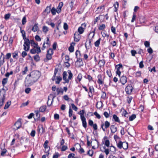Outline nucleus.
<instances>
[{
	"mask_svg": "<svg viewBox=\"0 0 158 158\" xmlns=\"http://www.w3.org/2000/svg\"><path fill=\"white\" fill-rule=\"evenodd\" d=\"M67 72L64 71L63 73V80L65 81V82H64V83H68L69 82V79H67Z\"/></svg>",
	"mask_w": 158,
	"mask_h": 158,
	"instance_id": "nucleus-6",
	"label": "nucleus"
},
{
	"mask_svg": "<svg viewBox=\"0 0 158 158\" xmlns=\"http://www.w3.org/2000/svg\"><path fill=\"white\" fill-rule=\"evenodd\" d=\"M22 123L21 122V119L19 118L14 124V127H13L15 130H17L20 128L21 127Z\"/></svg>",
	"mask_w": 158,
	"mask_h": 158,
	"instance_id": "nucleus-4",
	"label": "nucleus"
},
{
	"mask_svg": "<svg viewBox=\"0 0 158 158\" xmlns=\"http://www.w3.org/2000/svg\"><path fill=\"white\" fill-rule=\"evenodd\" d=\"M84 28L81 27H79L78 29V31L80 34H82L84 31Z\"/></svg>",
	"mask_w": 158,
	"mask_h": 158,
	"instance_id": "nucleus-20",
	"label": "nucleus"
},
{
	"mask_svg": "<svg viewBox=\"0 0 158 158\" xmlns=\"http://www.w3.org/2000/svg\"><path fill=\"white\" fill-rule=\"evenodd\" d=\"M75 54L76 58L77 59L79 58V57H80L81 55L80 51L78 50H77Z\"/></svg>",
	"mask_w": 158,
	"mask_h": 158,
	"instance_id": "nucleus-28",
	"label": "nucleus"
},
{
	"mask_svg": "<svg viewBox=\"0 0 158 158\" xmlns=\"http://www.w3.org/2000/svg\"><path fill=\"white\" fill-rule=\"evenodd\" d=\"M34 59L36 61H38L40 60V57L38 55H36L34 56Z\"/></svg>",
	"mask_w": 158,
	"mask_h": 158,
	"instance_id": "nucleus-32",
	"label": "nucleus"
},
{
	"mask_svg": "<svg viewBox=\"0 0 158 158\" xmlns=\"http://www.w3.org/2000/svg\"><path fill=\"white\" fill-rule=\"evenodd\" d=\"M111 131L112 133L115 132L117 131V127L114 125H112L110 127Z\"/></svg>",
	"mask_w": 158,
	"mask_h": 158,
	"instance_id": "nucleus-14",
	"label": "nucleus"
},
{
	"mask_svg": "<svg viewBox=\"0 0 158 158\" xmlns=\"http://www.w3.org/2000/svg\"><path fill=\"white\" fill-rule=\"evenodd\" d=\"M48 28L47 27L44 26L43 27V31L44 32L46 33L48 31Z\"/></svg>",
	"mask_w": 158,
	"mask_h": 158,
	"instance_id": "nucleus-36",
	"label": "nucleus"
},
{
	"mask_svg": "<svg viewBox=\"0 0 158 158\" xmlns=\"http://www.w3.org/2000/svg\"><path fill=\"white\" fill-rule=\"evenodd\" d=\"M68 73L69 74V75L68 76V79L69 80H71L72 77H73V74L72 73L71 71L69 70H68Z\"/></svg>",
	"mask_w": 158,
	"mask_h": 158,
	"instance_id": "nucleus-23",
	"label": "nucleus"
},
{
	"mask_svg": "<svg viewBox=\"0 0 158 158\" xmlns=\"http://www.w3.org/2000/svg\"><path fill=\"white\" fill-rule=\"evenodd\" d=\"M53 51L52 49L50 48L47 51L46 55V58L44 59V60L45 62H47L48 60H51L52 58V56L53 54Z\"/></svg>",
	"mask_w": 158,
	"mask_h": 158,
	"instance_id": "nucleus-3",
	"label": "nucleus"
},
{
	"mask_svg": "<svg viewBox=\"0 0 158 158\" xmlns=\"http://www.w3.org/2000/svg\"><path fill=\"white\" fill-rule=\"evenodd\" d=\"M68 149V147L66 145H62L61 148V151H64Z\"/></svg>",
	"mask_w": 158,
	"mask_h": 158,
	"instance_id": "nucleus-48",
	"label": "nucleus"
},
{
	"mask_svg": "<svg viewBox=\"0 0 158 158\" xmlns=\"http://www.w3.org/2000/svg\"><path fill=\"white\" fill-rule=\"evenodd\" d=\"M59 116L58 114H54V118L55 119H56V120L58 119H59Z\"/></svg>",
	"mask_w": 158,
	"mask_h": 158,
	"instance_id": "nucleus-62",
	"label": "nucleus"
},
{
	"mask_svg": "<svg viewBox=\"0 0 158 158\" xmlns=\"http://www.w3.org/2000/svg\"><path fill=\"white\" fill-rule=\"evenodd\" d=\"M100 40L101 39L99 38L94 43V45L96 47H98L99 46L100 44Z\"/></svg>",
	"mask_w": 158,
	"mask_h": 158,
	"instance_id": "nucleus-25",
	"label": "nucleus"
},
{
	"mask_svg": "<svg viewBox=\"0 0 158 158\" xmlns=\"http://www.w3.org/2000/svg\"><path fill=\"white\" fill-rule=\"evenodd\" d=\"M141 72L139 71L135 73L136 76L137 77H140L141 76Z\"/></svg>",
	"mask_w": 158,
	"mask_h": 158,
	"instance_id": "nucleus-63",
	"label": "nucleus"
},
{
	"mask_svg": "<svg viewBox=\"0 0 158 158\" xmlns=\"http://www.w3.org/2000/svg\"><path fill=\"white\" fill-rule=\"evenodd\" d=\"M69 6L71 8V10L73 9V7L74 6V1L72 0L69 3Z\"/></svg>",
	"mask_w": 158,
	"mask_h": 158,
	"instance_id": "nucleus-37",
	"label": "nucleus"
},
{
	"mask_svg": "<svg viewBox=\"0 0 158 158\" xmlns=\"http://www.w3.org/2000/svg\"><path fill=\"white\" fill-rule=\"evenodd\" d=\"M110 151H112V152H114L116 151V149L113 146H110Z\"/></svg>",
	"mask_w": 158,
	"mask_h": 158,
	"instance_id": "nucleus-59",
	"label": "nucleus"
},
{
	"mask_svg": "<svg viewBox=\"0 0 158 158\" xmlns=\"http://www.w3.org/2000/svg\"><path fill=\"white\" fill-rule=\"evenodd\" d=\"M85 113V111L84 110H81L80 112V114L81 115V118H82V117H85L84 116V114Z\"/></svg>",
	"mask_w": 158,
	"mask_h": 158,
	"instance_id": "nucleus-44",
	"label": "nucleus"
},
{
	"mask_svg": "<svg viewBox=\"0 0 158 158\" xmlns=\"http://www.w3.org/2000/svg\"><path fill=\"white\" fill-rule=\"evenodd\" d=\"M120 81L123 85H124L127 82V77L124 76H122L120 78Z\"/></svg>",
	"mask_w": 158,
	"mask_h": 158,
	"instance_id": "nucleus-7",
	"label": "nucleus"
},
{
	"mask_svg": "<svg viewBox=\"0 0 158 158\" xmlns=\"http://www.w3.org/2000/svg\"><path fill=\"white\" fill-rule=\"evenodd\" d=\"M5 97H3L2 98L0 99V107L2 106L3 104L4 101L5 99Z\"/></svg>",
	"mask_w": 158,
	"mask_h": 158,
	"instance_id": "nucleus-30",
	"label": "nucleus"
},
{
	"mask_svg": "<svg viewBox=\"0 0 158 158\" xmlns=\"http://www.w3.org/2000/svg\"><path fill=\"white\" fill-rule=\"evenodd\" d=\"M74 40L76 42H78L80 40V35L77 33H75L74 37Z\"/></svg>",
	"mask_w": 158,
	"mask_h": 158,
	"instance_id": "nucleus-8",
	"label": "nucleus"
},
{
	"mask_svg": "<svg viewBox=\"0 0 158 158\" xmlns=\"http://www.w3.org/2000/svg\"><path fill=\"white\" fill-rule=\"evenodd\" d=\"M28 71V68L27 66H26L24 68V70L22 71V74L24 75Z\"/></svg>",
	"mask_w": 158,
	"mask_h": 158,
	"instance_id": "nucleus-49",
	"label": "nucleus"
},
{
	"mask_svg": "<svg viewBox=\"0 0 158 158\" xmlns=\"http://www.w3.org/2000/svg\"><path fill=\"white\" fill-rule=\"evenodd\" d=\"M51 11L52 14L53 15H55L56 10L55 8L54 7H52V8L51 10Z\"/></svg>",
	"mask_w": 158,
	"mask_h": 158,
	"instance_id": "nucleus-41",
	"label": "nucleus"
},
{
	"mask_svg": "<svg viewBox=\"0 0 158 158\" xmlns=\"http://www.w3.org/2000/svg\"><path fill=\"white\" fill-rule=\"evenodd\" d=\"M71 105L72 106V108L75 111H77V107H76L75 105L73 104L72 103L71 104Z\"/></svg>",
	"mask_w": 158,
	"mask_h": 158,
	"instance_id": "nucleus-52",
	"label": "nucleus"
},
{
	"mask_svg": "<svg viewBox=\"0 0 158 158\" xmlns=\"http://www.w3.org/2000/svg\"><path fill=\"white\" fill-rule=\"evenodd\" d=\"M87 40V41L85 44V46L86 49H89L91 48V39H89V42H88Z\"/></svg>",
	"mask_w": 158,
	"mask_h": 158,
	"instance_id": "nucleus-9",
	"label": "nucleus"
},
{
	"mask_svg": "<svg viewBox=\"0 0 158 158\" xmlns=\"http://www.w3.org/2000/svg\"><path fill=\"white\" fill-rule=\"evenodd\" d=\"M0 95H2L3 97H5L6 91L3 88L0 89Z\"/></svg>",
	"mask_w": 158,
	"mask_h": 158,
	"instance_id": "nucleus-13",
	"label": "nucleus"
},
{
	"mask_svg": "<svg viewBox=\"0 0 158 158\" xmlns=\"http://www.w3.org/2000/svg\"><path fill=\"white\" fill-rule=\"evenodd\" d=\"M27 22L26 17V16H24L22 20V24L23 25L25 24Z\"/></svg>",
	"mask_w": 158,
	"mask_h": 158,
	"instance_id": "nucleus-40",
	"label": "nucleus"
},
{
	"mask_svg": "<svg viewBox=\"0 0 158 158\" xmlns=\"http://www.w3.org/2000/svg\"><path fill=\"white\" fill-rule=\"evenodd\" d=\"M21 32L22 34V36L23 37V39H26V35H25V32L24 30H21Z\"/></svg>",
	"mask_w": 158,
	"mask_h": 158,
	"instance_id": "nucleus-39",
	"label": "nucleus"
},
{
	"mask_svg": "<svg viewBox=\"0 0 158 158\" xmlns=\"http://www.w3.org/2000/svg\"><path fill=\"white\" fill-rule=\"evenodd\" d=\"M136 117L135 114H133L130 116L129 118V120L130 121H132L135 119Z\"/></svg>",
	"mask_w": 158,
	"mask_h": 158,
	"instance_id": "nucleus-27",
	"label": "nucleus"
},
{
	"mask_svg": "<svg viewBox=\"0 0 158 158\" xmlns=\"http://www.w3.org/2000/svg\"><path fill=\"white\" fill-rule=\"evenodd\" d=\"M87 154L90 156H92L93 154V151L92 150H89Z\"/></svg>",
	"mask_w": 158,
	"mask_h": 158,
	"instance_id": "nucleus-45",
	"label": "nucleus"
},
{
	"mask_svg": "<svg viewBox=\"0 0 158 158\" xmlns=\"http://www.w3.org/2000/svg\"><path fill=\"white\" fill-rule=\"evenodd\" d=\"M56 91H57L58 94H59L60 93H61V94H62L63 93L64 90L62 89L57 88L56 89Z\"/></svg>",
	"mask_w": 158,
	"mask_h": 158,
	"instance_id": "nucleus-29",
	"label": "nucleus"
},
{
	"mask_svg": "<svg viewBox=\"0 0 158 158\" xmlns=\"http://www.w3.org/2000/svg\"><path fill=\"white\" fill-rule=\"evenodd\" d=\"M123 142H122L121 141H120L117 144L118 147L119 148H122V147L123 146Z\"/></svg>",
	"mask_w": 158,
	"mask_h": 158,
	"instance_id": "nucleus-47",
	"label": "nucleus"
},
{
	"mask_svg": "<svg viewBox=\"0 0 158 158\" xmlns=\"http://www.w3.org/2000/svg\"><path fill=\"white\" fill-rule=\"evenodd\" d=\"M10 101L9 102H7L5 104V106H4V109H7L9 107V106L10 105Z\"/></svg>",
	"mask_w": 158,
	"mask_h": 158,
	"instance_id": "nucleus-33",
	"label": "nucleus"
},
{
	"mask_svg": "<svg viewBox=\"0 0 158 158\" xmlns=\"http://www.w3.org/2000/svg\"><path fill=\"white\" fill-rule=\"evenodd\" d=\"M101 17H104V16L102 15H100L99 17H97L96 19H95V21H94V24H96V23L98 21V19H100Z\"/></svg>",
	"mask_w": 158,
	"mask_h": 158,
	"instance_id": "nucleus-51",
	"label": "nucleus"
},
{
	"mask_svg": "<svg viewBox=\"0 0 158 158\" xmlns=\"http://www.w3.org/2000/svg\"><path fill=\"white\" fill-rule=\"evenodd\" d=\"M46 109V106H41L40 108V111L41 112H43L45 111Z\"/></svg>",
	"mask_w": 158,
	"mask_h": 158,
	"instance_id": "nucleus-21",
	"label": "nucleus"
},
{
	"mask_svg": "<svg viewBox=\"0 0 158 158\" xmlns=\"http://www.w3.org/2000/svg\"><path fill=\"white\" fill-rule=\"evenodd\" d=\"M107 139V137L106 136L104 137L102 143V147L101 148V151L105 152L107 155L109 154V149L106 148V146L109 147V140Z\"/></svg>",
	"mask_w": 158,
	"mask_h": 158,
	"instance_id": "nucleus-2",
	"label": "nucleus"
},
{
	"mask_svg": "<svg viewBox=\"0 0 158 158\" xmlns=\"http://www.w3.org/2000/svg\"><path fill=\"white\" fill-rule=\"evenodd\" d=\"M69 116L70 117L73 115V110L71 109V107H70V108L69 110Z\"/></svg>",
	"mask_w": 158,
	"mask_h": 158,
	"instance_id": "nucleus-50",
	"label": "nucleus"
},
{
	"mask_svg": "<svg viewBox=\"0 0 158 158\" xmlns=\"http://www.w3.org/2000/svg\"><path fill=\"white\" fill-rule=\"evenodd\" d=\"M105 64V61L104 60H101L98 62V64L100 67H102Z\"/></svg>",
	"mask_w": 158,
	"mask_h": 158,
	"instance_id": "nucleus-26",
	"label": "nucleus"
},
{
	"mask_svg": "<svg viewBox=\"0 0 158 158\" xmlns=\"http://www.w3.org/2000/svg\"><path fill=\"white\" fill-rule=\"evenodd\" d=\"M51 11V8L50 6H47L44 10L45 12H46L47 14L50 13Z\"/></svg>",
	"mask_w": 158,
	"mask_h": 158,
	"instance_id": "nucleus-24",
	"label": "nucleus"
},
{
	"mask_svg": "<svg viewBox=\"0 0 158 158\" xmlns=\"http://www.w3.org/2000/svg\"><path fill=\"white\" fill-rule=\"evenodd\" d=\"M59 156V154L57 152L55 154H54L53 155L52 158H58Z\"/></svg>",
	"mask_w": 158,
	"mask_h": 158,
	"instance_id": "nucleus-64",
	"label": "nucleus"
},
{
	"mask_svg": "<svg viewBox=\"0 0 158 158\" xmlns=\"http://www.w3.org/2000/svg\"><path fill=\"white\" fill-rule=\"evenodd\" d=\"M35 40L37 41H40L41 40V39L40 37L38 35H36L35 36Z\"/></svg>",
	"mask_w": 158,
	"mask_h": 158,
	"instance_id": "nucleus-53",
	"label": "nucleus"
},
{
	"mask_svg": "<svg viewBox=\"0 0 158 158\" xmlns=\"http://www.w3.org/2000/svg\"><path fill=\"white\" fill-rule=\"evenodd\" d=\"M7 82V78H4L3 79L2 81V84L3 85H4L5 84H6Z\"/></svg>",
	"mask_w": 158,
	"mask_h": 158,
	"instance_id": "nucleus-43",
	"label": "nucleus"
},
{
	"mask_svg": "<svg viewBox=\"0 0 158 158\" xmlns=\"http://www.w3.org/2000/svg\"><path fill=\"white\" fill-rule=\"evenodd\" d=\"M94 114L96 116V117L100 119L101 118V116L97 112H95L94 113Z\"/></svg>",
	"mask_w": 158,
	"mask_h": 158,
	"instance_id": "nucleus-55",
	"label": "nucleus"
},
{
	"mask_svg": "<svg viewBox=\"0 0 158 158\" xmlns=\"http://www.w3.org/2000/svg\"><path fill=\"white\" fill-rule=\"evenodd\" d=\"M24 41V44L23 45L25 46H26L27 47H29L30 48V41L27 38H26V39H23Z\"/></svg>",
	"mask_w": 158,
	"mask_h": 158,
	"instance_id": "nucleus-10",
	"label": "nucleus"
},
{
	"mask_svg": "<svg viewBox=\"0 0 158 158\" xmlns=\"http://www.w3.org/2000/svg\"><path fill=\"white\" fill-rule=\"evenodd\" d=\"M10 15L11 14L10 13H8L5 15L4 16V19L6 20H8L10 18Z\"/></svg>",
	"mask_w": 158,
	"mask_h": 158,
	"instance_id": "nucleus-42",
	"label": "nucleus"
},
{
	"mask_svg": "<svg viewBox=\"0 0 158 158\" xmlns=\"http://www.w3.org/2000/svg\"><path fill=\"white\" fill-rule=\"evenodd\" d=\"M36 49L34 48L30 50V52L31 53L33 54H34L35 53H36Z\"/></svg>",
	"mask_w": 158,
	"mask_h": 158,
	"instance_id": "nucleus-61",
	"label": "nucleus"
},
{
	"mask_svg": "<svg viewBox=\"0 0 158 158\" xmlns=\"http://www.w3.org/2000/svg\"><path fill=\"white\" fill-rule=\"evenodd\" d=\"M31 90V88H27L25 89V92L27 94H28L30 92Z\"/></svg>",
	"mask_w": 158,
	"mask_h": 158,
	"instance_id": "nucleus-57",
	"label": "nucleus"
},
{
	"mask_svg": "<svg viewBox=\"0 0 158 158\" xmlns=\"http://www.w3.org/2000/svg\"><path fill=\"white\" fill-rule=\"evenodd\" d=\"M114 6L115 8L114 11L116 12L117 11V8L118 7V3L117 2H115V3L114 4Z\"/></svg>",
	"mask_w": 158,
	"mask_h": 158,
	"instance_id": "nucleus-35",
	"label": "nucleus"
},
{
	"mask_svg": "<svg viewBox=\"0 0 158 158\" xmlns=\"http://www.w3.org/2000/svg\"><path fill=\"white\" fill-rule=\"evenodd\" d=\"M58 71V69L57 68H55L54 70V75L52 78V81H54L56 79V76Z\"/></svg>",
	"mask_w": 158,
	"mask_h": 158,
	"instance_id": "nucleus-17",
	"label": "nucleus"
},
{
	"mask_svg": "<svg viewBox=\"0 0 158 158\" xmlns=\"http://www.w3.org/2000/svg\"><path fill=\"white\" fill-rule=\"evenodd\" d=\"M40 76V72L38 71H34L28 75L29 78L25 81V83L28 86L32 85L36 82Z\"/></svg>",
	"mask_w": 158,
	"mask_h": 158,
	"instance_id": "nucleus-1",
	"label": "nucleus"
},
{
	"mask_svg": "<svg viewBox=\"0 0 158 158\" xmlns=\"http://www.w3.org/2000/svg\"><path fill=\"white\" fill-rule=\"evenodd\" d=\"M8 3V6L10 7L12 6L14 3V0H8L7 2Z\"/></svg>",
	"mask_w": 158,
	"mask_h": 158,
	"instance_id": "nucleus-12",
	"label": "nucleus"
},
{
	"mask_svg": "<svg viewBox=\"0 0 158 158\" xmlns=\"http://www.w3.org/2000/svg\"><path fill=\"white\" fill-rule=\"evenodd\" d=\"M122 148L125 150L127 149L128 148V144L127 143L125 142H123Z\"/></svg>",
	"mask_w": 158,
	"mask_h": 158,
	"instance_id": "nucleus-16",
	"label": "nucleus"
},
{
	"mask_svg": "<svg viewBox=\"0 0 158 158\" xmlns=\"http://www.w3.org/2000/svg\"><path fill=\"white\" fill-rule=\"evenodd\" d=\"M133 87L131 85L127 86L125 88V91L127 94H130L132 92Z\"/></svg>",
	"mask_w": 158,
	"mask_h": 158,
	"instance_id": "nucleus-5",
	"label": "nucleus"
},
{
	"mask_svg": "<svg viewBox=\"0 0 158 158\" xmlns=\"http://www.w3.org/2000/svg\"><path fill=\"white\" fill-rule=\"evenodd\" d=\"M101 75H99L98 76V83L99 84H102V81L101 79Z\"/></svg>",
	"mask_w": 158,
	"mask_h": 158,
	"instance_id": "nucleus-31",
	"label": "nucleus"
},
{
	"mask_svg": "<svg viewBox=\"0 0 158 158\" xmlns=\"http://www.w3.org/2000/svg\"><path fill=\"white\" fill-rule=\"evenodd\" d=\"M113 118L114 119V121L115 122L119 123L120 122V120H119L118 118L116 115H114L113 116Z\"/></svg>",
	"mask_w": 158,
	"mask_h": 158,
	"instance_id": "nucleus-22",
	"label": "nucleus"
},
{
	"mask_svg": "<svg viewBox=\"0 0 158 158\" xmlns=\"http://www.w3.org/2000/svg\"><path fill=\"white\" fill-rule=\"evenodd\" d=\"M81 120L82 121L83 126L85 128H86L87 127V123L86 121V118L85 117H82L81 118Z\"/></svg>",
	"mask_w": 158,
	"mask_h": 158,
	"instance_id": "nucleus-11",
	"label": "nucleus"
},
{
	"mask_svg": "<svg viewBox=\"0 0 158 158\" xmlns=\"http://www.w3.org/2000/svg\"><path fill=\"white\" fill-rule=\"evenodd\" d=\"M30 43L31 44L32 46H34V47H36L38 46V44L37 43H35L34 40H31L30 41Z\"/></svg>",
	"mask_w": 158,
	"mask_h": 158,
	"instance_id": "nucleus-19",
	"label": "nucleus"
},
{
	"mask_svg": "<svg viewBox=\"0 0 158 158\" xmlns=\"http://www.w3.org/2000/svg\"><path fill=\"white\" fill-rule=\"evenodd\" d=\"M6 152H7V150L6 149H3L1 152V156H3L5 154Z\"/></svg>",
	"mask_w": 158,
	"mask_h": 158,
	"instance_id": "nucleus-54",
	"label": "nucleus"
},
{
	"mask_svg": "<svg viewBox=\"0 0 158 158\" xmlns=\"http://www.w3.org/2000/svg\"><path fill=\"white\" fill-rule=\"evenodd\" d=\"M35 112L36 114V118H35V120H39L40 118V114H39V111L38 110H36L35 111Z\"/></svg>",
	"mask_w": 158,
	"mask_h": 158,
	"instance_id": "nucleus-15",
	"label": "nucleus"
},
{
	"mask_svg": "<svg viewBox=\"0 0 158 158\" xmlns=\"http://www.w3.org/2000/svg\"><path fill=\"white\" fill-rule=\"evenodd\" d=\"M102 104V102H98L96 104V107L97 108H100L101 107V105Z\"/></svg>",
	"mask_w": 158,
	"mask_h": 158,
	"instance_id": "nucleus-60",
	"label": "nucleus"
},
{
	"mask_svg": "<svg viewBox=\"0 0 158 158\" xmlns=\"http://www.w3.org/2000/svg\"><path fill=\"white\" fill-rule=\"evenodd\" d=\"M35 48H36V52L38 54L40 53L41 52L40 48V47L38 46H37L36 47H35Z\"/></svg>",
	"mask_w": 158,
	"mask_h": 158,
	"instance_id": "nucleus-46",
	"label": "nucleus"
},
{
	"mask_svg": "<svg viewBox=\"0 0 158 158\" xmlns=\"http://www.w3.org/2000/svg\"><path fill=\"white\" fill-rule=\"evenodd\" d=\"M105 25L104 24H102V25L100 26L99 27V29L100 30H102L103 29H104L105 28Z\"/></svg>",
	"mask_w": 158,
	"mask_h": 158,
	"instance_id": "nucleus-58",
	"label": "nucleus"
},
{
	"mask_svg": "<svg viewBox=\"0 0 158 158\" xmlns=\"http://www.w3.org/2000/svg\"><path fill=\"white\" fill-rule=\"evenodd\" d=\"M44 147L45 148V152H48L50 149V147H48V144L44 143Z\"/></svg>",
	"mask_w": 158,
	"mask_h": 158,
	"instance_id": "nucleus-18",
	"label": "nucleus"
},
{
	"mask_svg": "<svg viewBox=\"0 0 158 158\" xmlns=\"http://www.w3.org/2000/svg\"><path fill=\"white\" fill-rule=\"evenodd\" d=\"M38 27V26H37V25L35 24L33 27L32 30L34 32H35L37 30Z\"/></svg>",
	"mask_w": 158,
	"mask_h": 158,
	"instance_id": "nucleus-34",
	"label": "nucleus"
},
{
	"mask_svg": "<svg viewBox=\"0 0 158 158\" xmlns=\"http://www.w3.org/2000/svg\"><path fill=\"white\" fill-rule=\"evenodd\" d=\"M69 50L70 52H73L74 50V47L73 46L70 45L69 48Z\"/></svg>",
	"mask_w": 158,
	"mask_h": 158,
	"instance_id": "nucleus-38",
	"label": "nucleus"
},
{
	"mask_svg": "<svg viewBox=\"0 0 158 158\" xmlns=\"http://www.w3.org/2000/svg\"><path fill=\"white\" fill-rule=\"evenodd\" d=\"M95 31V30H94V31H93L92 32H90L88 35V37H90L91 35H92V38H93L94 35Z\"/></svg>",
	"mask_w": 158,
	"mask_h": 158,
	"instance_id": "nucleus-56",
	"label": "nucleus"
}]
</instances>
